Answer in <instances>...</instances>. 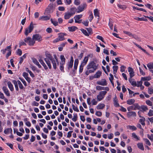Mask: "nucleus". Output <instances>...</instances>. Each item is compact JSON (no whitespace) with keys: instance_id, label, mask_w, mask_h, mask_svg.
Segmentation results:
<instances>
[{"instance_id":"f257e3e1","label":"nucleus","mask_w":153,"mask_h":153,"mask_svg":"<svg viewBox=\"0 0 153 153\" xmlns=\"http://www.w3.org/2000/svg\"><path fill=\"white\" fill-rule=\"evenodd\" d=\"M45 55L46 57L45 58L44 60L49 68L50 69L52 67L50 62H51L54 69H56V62L58 65H59V62L56 55L54 54V58H53L51 55L48 51L45 52Z\"/></svg>"},{"instance_id":"f03ea898","label":"nucleus","mask_w":153,"mask_h":153,"mask_svg":"<svg viewBox=\"0 0 153 153\" xmlns=\"http://www.w3.org/2000/svg\"><path fill=\"white\" fill-rule=\"evenodd\" d=\"M98 65L94 61H92L87 65L86 68L88 70L91 69L94 72L97 69Z\"/></svg>"},{"instance_id":"7ed1b4c3","label":"nucleus","mask_w":153,"mask_h":153,"mask_svg":"<svg viewBox=\"0 0 153 153\" xmlns=\"http://www.w3.org/2000/svg\"><path fill=\"white\" fill-rule=\"evenodd\" d=\"M24 41L30 46H33L35 43V41L33 39V38H31L30 37L25 38Z\"/></svg>"},{"instance_id":"20e7f679","label":"nucleus","mask_w":153,"mask_h":153,"mask_svg":"<svg viewBox=\"0 0 153 153\" xmlns=\"http://www.w3.org/2000/svg\"><path fill=\"white\" fill-rule=\"evenodd\" d=\"M34 28L32 22H31L29 26L26 28L25 34L26 36H27L29 33H31L33 30Z\"/></svg>"},{"instance_id":"39448f33","label":"nucleus","mask_w":153,"mask_h":153,"mask_svg":"<svg viewBox=\"0 0 153 153\" xmlns=\"http://www.w3.org/2000/svg\"><path fill=\"white\" fill-rule=\"evenodd\" d=\"M107 93L106 91H103L100 92L99 94L97 96V99L98 101H100L104 97L105 95Z\"/></svg>"},{"instance_id":"423d86ee","label":"nucleus","mask_w":153,"mask_h":153,"mask_svg":"<svg viewBox=\"0 0 153 153\" xmlns=\"http://www.w3.org/2000/svg\"><path fill=\"white\" fill-rule=\"evenodd\" d=\"M140 106L137 103H135L133 105L129 106L127 108V110L130 111L131 110H136L139 109L140 108Z\"/></svg>"},{"instance_id":"0eeeda50","label":"nucleus","mask_w":153,"mask_h":153,"mask_svg":"<svg viewBox=\"0 0 153 153\" xmlns=\"http://www.w3.org/2000/svg\"><path fill=\"white\" fill-rule=\"evenodd\" d=\"M87 5L86 4L84 3L82 4L79 6L77 7L78 10L76 12L77 13H79L83 11L84 9L86 8Z\"/></svg>"},{"instance_id":"6e6552de","label":"nucleus","mask_w":153,"mask_h":153,"mask_svg":"<svg viewBox=\"0 0 153 153\" xmlns=\"http://www.w3.org/2000/svg\"><path fill=\"white\" fill-rule=\"evenodd\" d=\"M32 38L35 41L40 42L42 40V37L40 35L38 34H36L33 35Z\"/></svg>"},{"instance_id":"1a4fd4ad","label":"nucleus","mask_w":153,"mask_h":153,"mask_svg":"<svg viewBox=\"0 0 153 153\" xmlns=\"http://www.w3.org/2000/svg\"><path fill=\"white\" fill-rule=\"evenodd\" d=\"M82 16V14L78 15L75 16L74 17V19L75 20V22L76 23H81L82 21V19L79 20L81 18Z\"/></svg>"},{"instance_id":"9d476101","label":"nucleus","mask_w":153,"mask_h":153,"mask_svg":"<svg viewBox=\"0 0 153 153\" xmlns=\"http://www.w3.org/2000/svg\"><path fill=\"white\" fill-rule=\"evenodd\" d=\"M74 62V59L72 56L71 58V59L69 62L67 64L68 68L69 70L73 66V63Z\"/></svg>"},{"instance_id":"9b49d317","label":"nucleus","mask_w":153,"mask_h":153,"mask_svg":"<svg viewBox=\"0 0 153 153\" xmlns=\"http://www.w3.org/2000/svg\"><path fill=\"white\" fill-rule=\"evenodd\" d=\"M97 84L102 86H105L107 85L106 80L105 79H102L97 82Z\"/></svg>"},{"instance_id":"f8f14e48","label":"nucleus","mask_w":153,"mask_h":153,"mask_svg":"<svg viewBox=\"0 0 153 153\" xmlns=\"http://www.w3.org/2000/svg\"><path fill=\"white\" fill-rule=\"evenodd\" d=\"M2 90L4 91V93L8 97H9L10 96V94L9 93V91L7 88L6 86H4L2 88Z\"/></svg>"},{"instance_id":"ddd939ff","label":"nucleus","mask_w":153,"mask_h":153,"mask_svg":"<svg viewBox=\"0 0 153 153\" xmlns=\"http://www.w3.org/2000/svg\"><path fill=\"white\" fill-rule=\"evenodd\" d=\"M89 56V55H88L87 56L85 57L83 61H82L81 64L82 66H85L88 61Z\"/></svg>"},{"instance_id":"4468645a","label":"nucleus","mask_w":153,"mask_h":153,"mask_svg":"<svg viewBox=\"0 0 153 153\" xmlns=\"http://www.w3.org/2000/svg\"><path fill=\"white\" fill-rule=\"evenodd\" d=\"M128 72L129 73L130 78H132L134 76V72L133 69L132 68L129 67L128 68Z\"/></svg>"},{"instance_id":"2eb2a0df","label":"nucleus","mask_w":153,"mask_h":153,"mask_svg":"<svg viewBox=\"0 0 153 153\" xmlns=\"http://www.w3.org/2000/svg\"><path fill=\"white\" fill-rule=\"evenodd\" d=\"M28 74L26 72H24L23 74V76L24 77L28 83H30V79L29 77L28 76Z\"/></svg>"},{"instance_id":"dca6fc26","label":"nucleus","mask_w":153,"mask_h":153,"mask_svg":"<svg viewBox=\"0 0 153 153\" xmlns=\"http://www.w3.org/2000/svg\"><path fill=\"white\" fill-rule=\"evenodd\" d=\"M50 16H40L39 18V20L42 21H46L50 19Z\"/></svg>"},{"instance_id":"f3484780","label":"nucleus","mask_w":153,"mask_h":153,"mask_svg":"<svg viewBox=\"0 0 153 153\" xmlns=\"http://www.w3.org/2000/svg\"><path fill=\"white\" fill-rule=\"evenodd\" d=\"M128 81L131 84V85L134 86H136L137 83L133 79H131V78H130L128 79Z\"/></svg>"},{"instance_id":"a211bd4d","label":"nucleus","mask_w":153,"mask_h":153,"mask_svg":"<svg viewBox=\"0 0 153 153\" xmlns=\"http://www.w3.org/2000/svg\"><path fill=\"white\" fill-rule=\"evenodd\" d=\"M96 88L98 90H106L108 91H109V89L108 87H103L101 86H97L96 87Z\"/></svg>"},{"instance_id":"6ab92c4d","label":"nucleus","mask_w":153,"mask_h":153,"mask_svg":"<svg viewBox=\"0 0 153 153\" xmlns=\"http://www.w3.org/2000/svg\"><path fill=\"white\" fill-rule=\"evenodd\" d=\"M127 115L128 117H135L136 114L134 111H130L127 113Z\"/></svg>"},{"instance_id":"aec40b11","label":"nucleus","mask_w":153,"mask_h":153,"mask_svg":"<svg viewBox=\"0 0 153 153\" xmlns=\"http://www.w3.org/2000/svg\"><path fill=\"white\" fill-rule=\"evenodd\" d=\"M18 80L17 81L15 80H13L12 81V82L14 85L16 90L17 91H19V88L18 86Z\"/></svg>"},{"instance_id":"412c9836","label":"nucleus","mask_w":153,"mask_h":153,"mask_svg":"<svg viewBox=\"0 0 153 153\" xmlns=\"http://www.w3.org/2000/svg\"><path fill=\"white\" fill-rule=\"evenodd\" d=\"M72 15L70 12H66L64 14V19H69Z\"/></svg>"},{"instance_id":"4be33fe9","label":"nucleus","mask_w":153,"mask_h":153,"mask_svg":"<svg viewBox=\"0 0 153 153\" xmlns=\"http://www.w3.org/2000/svg\"><path fill=\"white\" fill-rule=\"evenodd\" d=\"M12 129L11 128H7L4 129V131L5 134H8L9 133H12Z\"/></svg>"},{"instance_id":"5701e85b","label":"nucleus","mask_w":153,"mask_h":153,"mask_svg":"<svg viewBox=\"0 0 153 153\" xmlns=\"http://www.w3.org/2000/svg\"><path fill=\"white\" fill-rule=\"evenodd\" d=\"M8 86L11 91H13L14 90L13 86L10 81L7 82Z\"/></svg>"},{"instance_id":"b1692460","label":"nucleus","mask_w":153,"mask_h":153,"mask_svg":"<svg viewBox=\"0 0 153 153\" xmlns=\"http://www.w3.org/2000/svg\"><path fill=\"white\" fill-rule=\"evenodd\" d=\"M114 105L116 107H118L120 106L119 104L118 103V99L115 96V97L114 99Z\"/></svg>"},{"instance_id":"393cba45","label":"nucleus","mask_w":153,"mask_h":153,"mask_svg":"<svg viewBox=\"0 0 153 153\" xmlns=\"http://www.w3.org/2000/svg\"><path fill=\"white\" fill-rule=\"evenodd\" d=\"M33 62L36 65H37L39 68H41V65L39 64V62L37 60L34 58H33L32 59Z\"/></svg>"},{"instance_id":"a878e982","label":"nucleus","mask_w":153,"mask_h":153,"mask_svg":"<svg viewBox=\"0 0 153 153\" xmlns=\"http://www.w3.org/2000/svg\"><path fill=\"white\" fill-rule=\"evenodd\" d=\"M66 34L65 33H61L58 36V37L61 41L64 40L65 39L64 36H65Z\"/></svg>"},{"instance_id":"bb28decb","label":"nucleus","mask_w":153,"mask_h":153,"mask_svg":"<svg viewBox=\"0 0 153 153\" xmlns=\"http://www.w3.org/2000/svg\"><path fill=\"white\" fill-rule=\"evenodd\" d=\"M138 148L142 150L143 151L144 149L143 143H137Z\"/></svg>"},{"instance_id":"cd10ccee","label":"nucleus","mask_w":153,"mask_h":153,"mask_svg":"<svg viewBox=\"0 0 153 153\" xmlns=\"http://www.w3.org/2000/svg\"><path fill=\"white\" fill-rule=\"evenodd\" d=\"M94 15L95 17H98V19L99 18V13L98 9H96L94 10Z\"/></svg>"},{"instance_id":"c85d7f7f","label":"nucleus","mask_w":153,"mask_h":153,"mask_svg":"<svg viewBox=\"0 0 153 153\" xmlns=\"http://www.w3.org/2000/svg\"><path fill=\"white\" fill-rule=\"evenodd\" d=\"M68 28L69 30L71 32L74 31L78 29L76 27L74 26L69 27Z\"/></svg>"},{"instance_id":"c756f323","label":"nucleus","mask_w":153,"mask_h":153,"mask_svg":"<svg viewBox=\"0 0 153 153\" xmlns=\"http://www.w3.org/2000/svg\"><path fill=\"white\" fill-rule=\"evenodd\" d=\"M135 100L133 99H131L129 100H128L127 101V104L129 105H131L133 104V103L135 102Z\"/></svg>"},{"instance_id":"7c9ffc66","label":"nucleus","mask_w":153,"mask_h":153,"mask_svg":"<svg viewBox=\"0 0 153 153\" xmlns=\"http://www.w3.org/2000/svg\"><path fill=\"white\" fill-rule=\"evenodd\" d=\"M79 63V61L77 59H75L74 62V69L75 70H76L77 67Z\"/></svg>"},{"instance_id":"2f4dec72","label":"nucleus","mask_w":153,"mask_h":153,"mask_svg":"<svg viewBox=\"0 0 153 153\" xmlns=\"http://www.w3.org/2000/svg\"><path fill=\"white\" fill-rule=\"evenodd\" d=\"M105 105L103 103H100L98 104L97 106V109H102L105 107Z\"/></svg>"},{"instance_id":"473e14b6","label":"nucleus","mask_w":153,"mask_h":153,"mask_svg":"<svg viewBox=\"0 0 153 153\" xmlns=\"http://www.w3.org/2000/svg\"><path fill=\"white\" fill-rule=\"evenodd\" d=\"M60 59L61 60V62L60 64H65V59L63 55H61L60 56Z\"/></svg>"},{"instance_id":"72a5a7b5","label":"nucleus","mask_w":153,"mask_h":153,"mask_svg":"<svg viewBox=\"0 0 153 153\" xmlns=\"http://www.w3.org/2000/svg\"><path fill=\"white\" fill-rule=\"evenodd\" d=\"M102 72L100 71H98L94 75V77L95 78H99L101 75Z\"/></svg>"},{"instance_id":"f704fd0d","label":"nucleus","mask_w":153,"mask_h":153,"mask_svg":"<svg viewBox=\"0 0 153 153\" xmlns=\"http://www.w3.org/2000/svg\"><path fill=\"white\" fill-rule=\"evenodd\" d=\"M127 128L132 131H135L137 130V128L134 126L129 125L127 126Z\"/></svg>"},{"instance_id":"c9c22d12","label":"nucleus","mask_w":153,"mask_h":153,"mask_svg":"<svg viewBox=\"0 0 153 153\" xmlns=\"http://www.w3.org/2000/svg\"><path fill=\"white\" fill-rule=\"evenodd\" d=\"M66 43H62L58 47V49L59 51H61L62 50L63 48L65 46Z\"/></svg>"},{"instance_id":"e433bc0d","label":"nucleus","mask_w":153,"mask_h":153,"mask_svg":"<svg viewBox=\"0 0 153 153\" xmlns=\"http://www.w3.org/2000/svg\"><path fill=\"white\" fill-rule=\"evenodd\" d=\"M151 79V78L149 76H146L145 77H142L141 78V81H149Z\"/></svg>"},{"instance_id":"4c0bfd02","label":"nucleus","mask_w":153,"mask_h":153,"mask_svg":"<svg viewBox=\"0 0 153 153\" xmlns=\"http://www.w3.org/2000/svg\"><path fill=\"white\" fill-rule=\"evenodd\" d=\"M11 48V45H10L8 46H7L6 48L5 49L1 50V52H2V53L3 54H4L5 53L6 51H7V50H8V49H9V48Z\"/></svg>"},{"instance_id":"58836bf2","label":"nucleus","mask_w":153,"mask_h":153,"mask_svg":"<svg viewBox=\"0 0 153 153\" xmlns=\"http://www.w3.org/2000/svg\"><path fill=\"white\" fill-rule=\"evenodd\" d=\"M133 8L134 10H139L141 11H143L145 12H146V10L143 8H139L137 7H136L134 6H133L132 7Z\"/></svg>"},{"instance_id":"ea45409f","label":"nucleus","mask_w":153,"mask_h":153,"mask_svg":"<svg viewBox=\"0 0 153 153\" xmlns=\"http://www.w3.org/2000/svg\"><path fill=\"white\" fill-rule=\"evenodd\" d=\"M76 10V8H72L71 9V11L70 13L73 16L75 13Z\"/></svg>"},{"instance_id":"a19ab883","label":"nucleus","mask_w":153,"mask_h":153,"mask_svg":"<svg viewBox=\"0 0 153 153\" xmlns=\"http://www.w3.org/2000/svg\"><path fill=\"white\" fill-rule=\"evenodd\" d=\"M145 119L143 117L142 118L140 119L139 120V122L141 123L143 126H145Z\"/></svg>"},{"instance_id":"79ce46f5","label":"nucleus","mask_w":153,"mask_h":153,"mask_svg":"<svg viewBox=\"0 0 153 153\" xmlns=\"http://www.w3.org/2000/svg\"><path fill=\"white\" fill-rule=\"evenodd\" d=\"M51 21L53 24V25L55 26H56L58 25V22L55 19H51Z\"/></svg>"},{"instance_id":"37998d69","label":"nucleus","mask_w":153,"mask_h":153,"mask_svg":"<svg viewBox=\"0 0 153 153\" xmlns=\"http://www.w3.org/2000/svg\"><path fill=\"white\" fill-rule=\"evenodd\" d=\"M112 68L113 70L114 74H115L117 71V70L118 68V66L117 65L114 66H113Z\"/></svg>"},{"instance_id":"c03bdc74","label":"nucleus","mask_w":153,"mask_h":153,"mask_svg":"<svg viewBox=\"0 0 153 153\" xmlns=\"http://www.w3.org/2000/svg\"><path fill=\"white\" fill-rule=\"evenodd\" d=\"M147 66L149 70L153 69V63L150 62L148 63L147 65Z\"/></svg>"},{"instance_id":"a18cd8bd","label":"nucleus","mask_w":153,"mask_h":153,"mask_svg":"<svg viewBox=\"0 0 153 153\" xmlns=\"http://www.w3.org/2000/svg\"><path fill=\"white\" fill-rule=\"evenodd\" d=\"M143 140L145 142L146 144L148 145L149 146L151 145V143L148 139L147 138H143Z\"/></svg>"},{"instance_id":"49530a36","label":"nucleus","mask_w":153,"mask_h":153,"mask_svg":"<svg viewBox=\"0 0 153 153\" xmlns=\"http://www.w3.org/2000/svg\"><path fill=\"white\" fill-rule=\"evenodd\" d=\"M123 32L124 33L130 36L133 37L134 36V35H133L131 33L129 32L124 30L123 31Z\"/></svg>"},{"instance_id":"de8ad7c7","label":"nucleus","mask_w":153,"mask_h":153,"mask_svg":"<svg viewBox=\"0 0 153 153\" xmlns=\"http://www.w3.org/2000/svg\"><path fill=\"white\" fill-rule=\"evenodd\" d=\"M90 14L89 16L88 19H89V21L90 22H91L94 18V16L92 13L91 12H90Z\"/></svg>"},{"instance_id":"09e8293b","label":"nucleus","mask_w":153,"mask_h":153,"mask_svg":"<svg viewBox=\"0 0 153 153\" xmlns=\"http://www.w3.org/2000/svg\"><path fill=\"white\" fill-rule=\"evenodd\" d=\"M82 32L85 36H89V33L87 32V31L83 29H82L81 30Z\"/></svg>"},{"instance_id":"8fccbe9b","label":"nucleus","mask_w":153,"mask_h":153,"mask_svg":"<svg viewBox=\"0 0 153 153\" xmlns=\"http://www.w3.org/2000/svg\"><path fill=\"white\" fill-rule=\"evenodd\" d=\"M11 48H9L8 50H7V51H8V52L6 54V57L7 58L8 57L10 56L11 55V51L10 49Z\"/></svg>"},{"instance_id":"3c124183","label":"nucleus","mask_w":153,"mask_h":153,"mask_svg":"<svg viewBox=\"0 0 153 153\" xmlns=\"http://www.w3.org/2000/svg\"><path fill=\"white\" fill-rule=\"evenodd\" d=\"M18 85L19 87V88L20 89H22L24 88V86H23L21 82L19 80H18Z\"/></svg>"},{"instance_id":"603ef678","label":"nucleus","mask_w":153,"mask_h":153,"mask_svg":"<svg viewBox=\"0 0 153 153\" xmlns=\"http://www.w3.org/2000/svg\"><path fill=\"white\" fill-rule=\"evenodd\" d=\"M132 137L136 139L137 140H138L140 139L139 137H138L137 135L134 133H133L132 134Z\"/></svg>"},{"instance_id":"864d4df0","label":"nucleus","mask_w":153,"mask_h":153,"mask_svg":"<svg viewBox=\"0 0 153 153\" xmlns=\"http://www.w3.org/2000/svg\"><path fill=\"white\" fill-rule=\"evenodd\" d=\"M110 77L109 78V79L111 81V83L113 85H114V83L113 82L112 80L114 79V77L113 75L111 74H110Z\"/></svg>"},{"instance_id":"5fc2aeb1","label":"nucleus","mask_w":153,"mask_h":153,"mask_svg":"<svg viewBox=\"0 0 153 153\" xmlns=\"http://www.w3.org/2000/svg\"><path fill=\"white\" fill-rule=\"evenodd\" d=\"M82 23L85 26H88L89 22L87 20L86 21H83Z\"/></svg>"},{"instance_id":"6e6d98bb","label":"nucleus","mask_w":153,"mask_h":153,"mask_svg":"<svg viewBox=\"0 0 153 153\" xmlns=\"http://www.w3.org/2000/svg\"><path fill=\"white\" fill-rule=\"evenodd\" d=\"M147 137L151 141H153V134L151 135L148 134L147 135Z\"/></svg>"},{"instance_id":"4d7b16f0","label":"nucleus","mask_w":153,"mask_h":153,"mask_svg":"<svg viewBox=\"0 0 153 153\" xmlns=\"http://www.w3.org/2000/svg\"><path fill=\"white\" fill-rule=\"evenodd\" d=\"M72 106L73 109L75 111L77 112L79 111V110L77 107L75 106L74 105H72Z\"/></svg>"},{"instance_id":"13d9d810","label":"nucleus","mask_w":153,"mask_h":153,"mask_svg":"<svg viewBox=\"0 0 153 153\" xmlns=\"http://www.w3.org/2000/svg\"><path fill=\"white\" fill-rule=\"evenodd\" d=\"M148 115L150 117L152 116L153 115V111L152 110H150L148 113Z\"/></svg>"},{"instance_id":"bf43d9fd","label":"nucleus","mask_w":153,"mask_h":153,"mask_svg":"<svg viewBox=\"0 0 153 153\" xmlns=\"http://www.w3.org/2000/svg\"><path fill=\"white\" fill-rule=\"evenodd\" d=\"M17 54L19 56H20L22 55V51L21 50L19 49H18L16 51Z\"/></svg>"},{"instance_id":"052dcab7","label":"nucleus","mask_w":153,"mask_h":153,"mask_svg":"<svg viewBox=\"0 0 153 153\" xmlns=\"http://www.w3.org/2000/svg\"><path fill=\"white\" fill-rule=\"evenodd\" d=\"M94 72H93L92 70H91V69H90L89 70H88L86 71L85 72V74L86 75H88L90 73H93Z\"/></svg>"},{"instance_id":"680f3d73","label":"nucleus","mask_w":153,"mask_h":153,"mask_svg":"<svg viewBox=\"0 0 153 153\" xmlns=\"http://www.w3.org/2000/svg\"><path fill=\"white\" fill-rule=\"evenodd\" d=\"M146 103L147 105L149 106H152V102L149 100H147L146 101Z\"/></svg>"},{"instance_id":"e2e57ef3","label":"nucleus","mask_w":153,"mask_h":153,"mask_svg":"<svg viewBox=\"0 0 153 153\" xmlns=\"http://www.w3.org/2000/svg\"><path fill=\"white\" fill-rule=\"evenodd\" d=\"M77 116L76 114H74V117L72 119V120L74 122L76 121L77 120Z\"/></svg>"},{"instance_id":"0e129e2a","label":"nucleus","mask_w":153,"mask_h":153,"mask_svg":"<svg viewBox=\"0 0 153 153\" xmlns=\"http://www.w3.org/2000/svg\"><path fill=\"white\" fill-rule=\"evenodd\" d=\"M143 84L142 81L140 80V81H138L137 82V87H139L140 86H141Z\"/></svg>"},{"instance_id":"69168bd1","label":"nucleus","mask_w":153,"mask_h":153,"mask_svg":"<svg viewBox=\"0 0 153 153\" xmlns=\"http://www.w3.org/2000/svg\"><path fill=\"white\" fill-rule=\"evenodd\" d=\"M19 79L22 82V83H23V84L25 86L27 85V83L26 81L24 79L21 78H19Z\"/></svg>"},{"instance_id":"338daca9","label":"nucleus","mask_w":153,"mask_h":153,"mask_svg":"<svg viewBox=\"0 0 153 153\" xmlns=\"http://www.w3.org/2000/svg\"><path fill=\"white\" fill-rule=\"evenodd\" d=\"M139 69L140 70V74L143 76L145 75V73L143 71V70L140 67H139Z\"/></svg>"},{"instance_id":"774afa93","label":"nucleus","mask_w":153,"mask_h":153,"mask_svg":"<svg viewBox=\"0 0 153 153\" xmlns=\"http://www.w3.org/2000/svg\"><path fill=\"white\" fill-rule=\"evenodd\" d=\"M148 93L150 94H153V89L151 88H148Z\"/></svg>"}]
</instances>
